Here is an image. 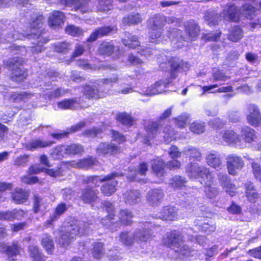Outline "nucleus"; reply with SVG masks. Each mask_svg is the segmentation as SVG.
Instances as JSON below:
<instances>
[{"label": "nucleus", "instance_id": "680f3d73", "mask_svg": "<svg viewBox=\"0 0 261 261\" xmlns=\"http://www.w3.org/2000/svg\"><path fill=\"white\" fill-rule=\"evenodd\" d=\"M252 172L255 178L261 181V166L260 165L255 162L251 163Z\"/></svg>", "mask_w": 261, "mask_h": 261}, {"label": "nucleus", "instance_id": "13d9d810", "mask_svg": "<svg viewBox=\"0 0 261 261\" xmlns=\"http://www.w3.org/2000/svg\"><path fill=\"white\" fill-rule=\"evenodd\" d=\"M190 128L192 132L199 134L204 131L205 125L203 122L195 121L191 124Z\"/></svg>", "mask_w": 261, "mask_h": 261}, {"label": "nucleus", "instance_id": "8fccbe9b", "mask_svg": "<svg viewBox=\"0 0 261 261\" xmlns=\"http://www.w3.org/2000/svg\"><path fill=\"white\" fill-rule=\"evenodd\" d=\"M117 120L123 124L131 126L135 120L126 113H119L116 117Z\"/></svg>", "mask_w": 261, "mask_h": 261}, {"label": "nucleus", "instance_id": "de8ad7c7", "mask_svg": "<svg viewBox=\"0 0 261 261\" xmlns=\"http://www.w3.org/2000/svg\"><path fill=\"white\" fill-rule=\"evenodd\" d=\"M223 138L226 142L228 143H234L241 142L239 135L236 133L233 130H227L223 136Z\"/></svg>", "mask_w": 261, "mask_h": 261}, {"label": "nucleus", "instance_id": "c85d7f7f", "mask_svg": "<svg viewBox=\"0 0 261 261\" xmlns=\"http://www.w3.org/2000/svg\"><path fill=\"white\" fill-rule=\"evenodd\" d=\"M13 201L17 204H20L25 202L28 198V193L23 189H16L12 194Z\"/></svg>", "mask_w": 261, "mask_h": 261}, {"label": "nucleus", "instance_id": "423d86ee", "mask_svg": "<svg viewBox=\"0 0 261 261\" xmlns=\"http://www.w3.org/2000/svg\"><path fill=\"white\" fill-rule=\"evenodd\" d=\"M23 62V59L18 57L11 59L6 62L5 65L12 70L11 74V77L12 80L16 82H21L27 77V74L26 72L18 67L22 65Z\"/></svg>", "mask_w": 261, "mask_h": 261}, {"label": "nucleus", "instance_id": "6e6552de", "mask_svg": "<svg viewBox=\"0 0 261 261\" xmlns=\"http://www.w3.org/2000/svg\"><path fill=\"white\" fill-rule=\"evenodd\" d=\"M102 208L105 209L108 214V215L107 216V219H102L101 223L104 225H106L108 227L110 228L111 229L113 230L114 227L113 225L114 224L115 218V207L114 205L108 201H103L102 202Z\"/></svg>", "mask_w": 261, "mask_h": 261}, {"label": "nucleus", "instance_id": "7ed1b4c3", "mask_svg": "<svg viewBox=\"0 0 261 261\" xmlns=\"http://www.w3.org/2000/svg\"><path fill=\"white\" fill-rule=\"evenodd\" d=\"M146 132L145 137L146 139L145 143L146 144H149V140L154 138L158 133L166 141H169L173 135L170 126L166 125L163 127L156 122H153L148 124L146 128Z\"/></svg>", "mask_w": 261, "mask_h": 261}, {"label": "nucleus", "instance_id": "774afa93", "mask_svg": "<svg viewBox=\"0 0 261 261\" xmlns=\"http://www.w3.org/2000/svg\"><path fill=\"white\" fill-rule=\"evenodd\" d=\"M189 119V116L184 114L175 119V123L179 127H184Z\"/></svg>", "mask_w": 261, "mask_h": 261}, {"label": "nucleus", "instance_id": "5701e85b", "mask_svg": "<svg viewBox=\"0 0 261 261\" xmlns=\"http://www.w3.org/2000/svg\"><path fill=\"white\" fill-rule=\"evenodd\" d=\"M54 142L53 141H45L40 139L33 140L32 142L25 144L24 148L29 150H34L38 148H43L51 145Z\"/></svg>", "mask_w": 261, "mask_h": 261}, {"label": "nucleus", "instance_id": "6e6d98bb", "mask_svg": "<svg viewBox=\"0 0 261 261\" xmlns=\"http://www.w3.org/2000/svg\"><path fill=\"white\" fill-rule=\"evenodd\" d=\"M165 164L162 161L155 160L152 165L153 172L158 176H163L164 173Z\"/></svg>", "mask_w": 261, "mask_h": 261}, {"label": "nucleus", "instance_id": "49530a36", "mask_svg": "<svg viewBox=\"0 0 261 261\" xmlns=\"http://www.w3.org/2000/svg\"><path fill=\"white\" fill-rule=\"evenodd\" d=\"M243 37V32L238 27H234L231 28L228 38L233 42L239 41Z\"/></svg>", "mask_w": 261, "mask_h": 261}, {"label": "nucleus", "instance_id": "473e14b6", "mask_svg": "<svg viewBox=\"0 0 261 261\" xmlns=\"http://www.w3.org/2000/svg\"><path fill=\"white\" fill-rule=\"evenodd\" d=\"M181 34L182 32L181 30L175 28H170L168 31H167L166 35L169 39L173 41H188V39H186V37L183 36Z\"/></svg>", "mask_w": 261, "mask_h": 261}, {"label": "nucleus", "instance_id": "9b49d317", "mask_svg": "<svg viewBox=\"0 0 261 261\" xmlns=\"http://www.w3.org/2000/svg\"><path fill=\"white\" fill-rule=\"evenodd\" d=\"M119 151V147L113 143H101L96 149V153L99 155H111Z\"/></svg>", "mask_w": 261, "mask_h": 261}, {"label": "nucleus", "instance_id": "3c124183", "mask_svg": "<svg viewBox=\"0 0 261 261\" xmlns=\"http://www.w3.org/2000/svg\"><path fill=\"white\" fill-rule=\"evenodd\" d=\"M42 244L48 253H51L54 249V244L51 236L46 234L42 239Z\"/></svg>", "mask_w": 261, "mask_h": 261}, {"label": "nucleus", "instance_id": "864d4df0", "mask_svg": "<svg viewBox=\"0 0 261 261\" xmlns=\"http://www.w3.org/2000/svg\"><path fill=\"white\" fill-rule=\"evenodd\" d=\"M185 178L180 176H174L169 180V184L174 189L181 188L186 182Z\"/></svg>", "mask_w": 261, "mask_h": 261}, {"label": "nucleus", "instance_id": "cd10ccee", "mask_svg": "<svg viewBox=\"0 0 261 261\" xmlns=\"http://www.w3.org/2000/svg\"><path fill=\"white\" fill-rule=\"evenodd\" d=\"M186 30L189 36L186 39L191 40L197 36L200 32L199 27L194 21H190L186 25Z\"/></svg>", "mask_w": 261, "mask_h": 261}, {"label": "nucleus", "instance_id": "f8f14e48", "mask_svg": "<svg viewBox=\"0 0 261 261\" xmlns=\"http://www.w3.org/2000/svg\"><path fill=\"white\" fill-rule=\"evenodd\" d=\"M25 36L23 34L19 33L13 28L2 32L0 30V42L7 41L11 42L17 39H22Z\"/></svg>", "mask_w": 261, "mask_h": 261}, {"label": "nucleus", "instance_id": "4c0bfd02", "mask_svg": "<svg viewBox=\"0 0 261 261\" xmlns=\"http://www.w3.org/2000/svg\"><path fill=\"white\" fill-rule=\"evenodd\" d=\"M119 240L125 246H130L133 244L135 240L134 234L128 231H123L120 233L119 236Z\"/></svg>", "mask_w": 261, "mask_h": 261}, {"label": "nucleus", "instance_id": "4468645a", "mask_svg": "<svg viewBox=\"0 0 261 261\" xmlns=\"http://www.w3.org/2000/svg\"><path fill=\"white\" fill-rule=\"evenodd\" d=\"M240 136L245 143H251L257 139V133L253 128L248 126L241 128Z\"/></svg>", "mask_w": 261, "mask_h": 261}, {"label": "nucleus", "instance_id": "2eb2a0df", "mask_svg": "<svg viewBox=\"0 0 261 261\" xmlns=\"http://www.w3.org/2000/svg\"><path fill=\"white\" fill-rule=\"evenodd\" d=\"M49 24L53 28H56L64 23L65 20L64 14L60 11H54L48 18Z\"/></svg>", "mask_w": 261, "mask_h": 261}, {"label": "nucleus", "instance_id": "09e8293b", "mask_svg": "<svg viewBox=\"0 0 261 261\" xmlns=\"http://www.w3.org/2000/svg\"><path fill=\"white\" fill-rule=\"evenodd\" d=\"M51 154L53 157L58 159L66 156L68 155L67 146L64 145L57 146Z\"/></svg>", "mask_w": 261, "mask_h": 261}, {"label": "nucleus", "instance_id": "39448f33", "mask_svg": "<svg viewBox=\"0 0 261 261\" xmlns=\"http://www.w3.org/2000/svg\"><path fill=\"white\" fill-rule=\"evenodd\" d=\"M123 176V174L121 173L112 172L102 177V180L104 183L101 186L100 190L103 194L109 196L114 193L117 190L116 187L118 184L116 178Z\"/></svg>", "mask_w": 261, "mask_h": 261}, {"label": "nucleus", "instance_id": "69168bd1", "mask_svg": "<svg viewBox=\"0 0 261 261\" xmlns=\"http://www.w3.org/2000/svg\"><path fill=\"white\" fill-rule=\"evenodd\" d=\"M204 192L207 197L210 199L215 197L219 193L217 188L209 186L208 185L205 187Z\"/></svg>", "mask_w": 261, "mask_h": 261}, {"label": "nucleus", "instance_id": "0e129e2a", "mask_svg": "<svg viewBox=\"0 0 261 261\" xmlns=\"http://www.w3.org/2000/svg\"><path fill=\"white\" fill-rule=\"evenodd\" d=\"M201 231L205 232L207 234L215 231L216 229V225L214 224L205 222L200 226Z\"/></svg>", "mask_w": 261, "mask_h": 261}, {"label": "nucleus", "instance_id": "58836bf2", "mask_svg": "<svg viewBox=\"0 0 261 261\" xmlns=\"http://www.w3.org/2000/svg\"><path fill=\"white\" fill-rule=\"evenodd\" d=\"M76 98L65 99L58 103V107L63 109H74L79 106Z\"/></svg>", "mask_w": 261, "mask_h": 261}, {"label": "nucleus", "instance_id": "c03bdc74", "mask_svg": "<svg viewBox=\"0 0 261 261\" xmlns=\"http://www.w3.org/2000/svg\"><path fill=\"white\" fill-rule=\"evenodd\" d=\"M34 96V93L29 92H24L20 94L14 93L11 96L10 99L14 102L26 101L31 99Z\"/></svg>", "mask_w": 261, "mask_h": 261}, {"label": "nucleus", "instance_id": "603ef678", "mask_svg": "<svg viewBox=\"0 0 261 261\" xmlns=\"http://www.w3.org/2000/svg\"><path fill=\"white\" fill-rule=\"evenodd\" d=\"M149 33V40L150 42L158 43L161 41L162 29H151Z\"/></svg>", "mask_w": 261, "mask_h": 261}, {"label": "nucleus", "instance_id": "a878e982", "mask_svg": "<svg viewBox=\"0 0 261 261\" xmlns=\"http://www.w3.org/2000/svg\"><path fill=\"white\" fill-rule=\"evenodd\" d=\"M206 161L210 166L215 169L220 168L222 164L220 156L216 152L208 153L206 156Z\"/></svg>", "mask_w": 261, "mask_h": 261}, {"label": "nucleus", "instance_id": "c9c22d12", "mask_svg": "<svg viewBox=\"0 0 261 261\" xmlns=\"http://www.w3.org/2000/svg\"><path fill=\"white\" fill-rule=\"evenodd\" d=\"M30 257L34 261H45L46 257L39 251L38 248L34 245H31L28 248Z\"/></svg>", "mask_w": 261, "mask_h": 261}, {"label": "nucleus", "instance_id": "ea45409f", "mask_svg": "<svg viewBox=\"0 0 261 261\" xmlns=\"http://www.w3.org/2000/svg\"><path fill=\"white\" fill-rule=\"evenodd\" d=\"M115 46L110 42H103L100 44L98 48L99 54L105 56H110L114 51Z\"/></svg>", "mask_w": 261, "mask_h": 261}, {"label": "nucleus", "instance_id": "b1692460", "mask_svg": "<svg viewBox=\"0 0 261 261\" xmlns=\"http://www.w3.org/2000/svg\"><path fill=\"white\" fill-rule=\"evenodd\" d=\"M66 210L67 206L65 203H61L59 204L56 207L54 214L50 216L49 219L44 223V225L46 226L50 225L54 221L57 220Z\"/></svg>", "mask_w": 261, "mask_h": 261}, {"label": "nucleus", "instance_id": "a18cd8bd", "mask_svg": "<svg viewBox=\"0 0 261 261\" xmlns=\"http://www.w3.org/2000/svg\"><path fill=\"white\" fill-rule=\"evenodd\" d=\"M142 19L140 15L136 13L125 16L122 20V23L125 25H130L140 23Z\"/></svg>", "mask_w": 261, "mask_h": 261}, {"label": "nucleus", "instance_id": "338daca9", "mask_svg": "<svg viewBox=\"0 0 261 261\" xmlns=\"http://www.w3.org/2000/svg\"><path fill=\"white\" fill-rule=\"evenodd\" d=\"M30 156L28 155H23L17 157L14 161V165L19 167L26 166L29 162Z\"/></svg>", "mask_w": 261, "mask_h": 261}, {"label": "nucleus", "instance_id": "412c9836", "mask_svg": "<svg viewBox=\"0 0 261 261\" xmlns=\"http://www.w3.org/2000/svg\"><path fill=\"white\" fill-rule=\"evenodd\" d=\"M168 84L164 82H156L153 85L149 87L144 93L146 95H153L163 92L167 85Z\"/></svg>", "mask_w": 261, "mask_h": 261}, {"label": "nucleus", "instance_id": "1a4fd4ad", "mask_svg": "<svg viewBox=\"0 0 261 261\" xmlns=\"http://www.w3.org/2000/svg\"><path fill=\"white\" fill-rule=\"evenodd\" d=\"M248 114L247 116L248 123L251 126L257 127L261 124V114L257 106L254 105H249Z\"/></svg>", "mask_w": 261, "mask_h": 261}, {"label": "nucleus", "instance_id": "f03ea898", "mask_svg": "<svg viewBox=\"0 0 261 261\" xmlns=\"http://www.w3.org/2000/svg\"><path fill=\"white\" fill-rule=\"evenodd\" d=\"M163 242L166 246L178 253L179 257L186 256L189 254V248L184 244L183 236L178 231L174 230L167 234L166 237L163 238Z\"/></svg>", "mask_w": 261, "mask_h": 261}, {"label": "nucleus", "instance_id": "2f4dec72", "mask_svg": "<svg viewBox=\"0 0 261 261\" xmlns=\"http://www.w3.org/2000/svg\"><path fill=\"white\" fill-rule=\"evenodd\" d=\"M225 12L226 19L234 22L239 20L240 12H239L237 7L234 5L229 6Z\"/></svg>", "mask_w": 261, "mask_h": 261}, {"label": "nucleus", "instance_id": "c756f323", "mask_svg": "<svg viewBox=\"0 0 261 261\" xmlns=\"http://www.w3.org/2000/svg\"><path fill=\"white\" fill-rule=\"evenodd\" d=\"M255 7L248 3L243 5L240 9V14L248 19H252L255 15Z\"/></svg>", "mask_w": 261, "mask_h": 261}, {"label": "nucleus", "instance_id": "052dcab7", "mask_svg": "<svg viewBox=\"0 0 261 261\" xmlns=\"http://www.w3.org/2000/svg\"><path fill=\"white\" fill-rule=\"evenodd\" d=\"M112 7L111 0H100L97 9L98 11L104 12L110 10Z\"/></svg>", "mask_w": 261, "mask_h": 261}, {"label": "nucleus", "instance_id": "ddd939ff", "mask_svg": "<svg viewBox=\"0 0 261 261\" xmlns=\"http://www.w3.org/2000/svg\"><path fill=\"white\" fill-rule=\"evenodd\" d=\"M151 229L144 228L138 229L134 233V239L137 242H146L151 240L154 236Z\"/></svg>", "mask_w": 261, "mask_h": 261}, {"label": "nucleus", "instance_id": "f257e3e1", "mask_svg": "<svg viewBox=\"0 0 261 261\" xmlns=\"http://www.w3.org/2000/svg\"><path fill=\"white\" fill-rule=\"evenodd\" d=\"M93 225L88 222L82 223L79 220H75L73 224L65 226L60 231V237L58 239L61 246L66 247L69 245L79 233L83 234L88 232L92 229Z\"/></svg>", "mask_w": 261, "mask_h": 261}, {"label": "nucleus", "instance_id": "e433bc0d", "mask_svg": "<svg viewBox=\"0 0 261 261\" xmlns=\"http://www.w3.org/2000/svg\"><path fill=\"white\" fill-rule=\"evenodd\" d=\"M89 0H69V2L75 5V10L80 11L82 13H84L91 11L88 6V2Z\"/></svg>", "mask_w": 261, "mask_h": 261}, {"label": "nucleus", "instance_id": "6ab92c4d", "mask_svg": "<svg viewBox=\"0 0 261 261\" xmlns=\"http://www.w3.org/2000/svg\"><path fill=\"white\" fill-rule=\"evenodd\" d=\"M3 251H5L10 261L14 260V257L18 255L20 251V246L17 243L14 242L10 246L2 245Z\"/></svg>", "mask_w": 261, "mask_h": 261}, {"label": "nucleus", "instance_id": "4d7b16f0", "mask_svg": "<svg viewBox=\"0 0 261 261\" xmlns=\"http://www.w3.org/2000/svg\"><path fill=\"white\" fill-rule=\"evenodd\" d=\"M68 155H74L80 154L84 151L83 146L78 144H71L69 145H66Z\"/></svg>", "mask_w": 261, "mask_h": 261}, {"label": "nucleus", "instance_id": "dca6fc26", "mask_svg": "<svg viewBox=\"0 0 261 261\" xmlns=\"http://www.w3.org/2000/svg\"><path fill=\"white\" fill-rule=\"evenodd\" d=\"M177 209L172 206H166L163 207L159 218L163 220L172 221L177 219Z\"/></svg>", "mask_w": 261, "mask_h": 261}, {"label": "nucleus", "instance_id": "5fc2aeb1", "mask_svg": "<svg viewBox=\"0 0 261 261\" xmlns=\"http://www.w3.org/2000/svg\"><path fill=\"white\" fill-rule=\"evenodd\" d=\"M184 153L187 155H189L192 158L199 160L201 157V153L199 149L193 147L187 146L184 149Z\"/></svg>", "mask_w": 261, "mask_h": 261}, {"label": "nucleus", "instance_id": "37998d69", "mask_svg": "<svg viewBox=\"0 0 261 261\" xmlns=\"http://www.w3.org/2000/svg\"><path fill=\"white\" fill-rule=\"evenodd\" d=\"M92 250V254L93 257L95 259L101 258L105 254V250L103 248V244L102 243L96 242L93 245Z\"/></svg>", "mask_w": 261, "mask_h": 261}, {"label": "nucleus", "instance_id": "7c9ffc66", "mask_svg": "<svg viewBox=\"0 0 261 261\" xmlns=\"http://www.w3.org/2000/svg\"><path fill=\"white\" fill-rule=\"evenodd\" d=\"M126 35H127L126 36L127 38H124L122 40V43L124 45L131 48H135L140 45V42L136 36L133 35L129 33H126Z\"/></svg>", "mask_w": 261, "mask_h": 261}, {"label": "nucleus", "instance_id": "20e7f679", "mask_svg": "<svg viewBox=\"0 0 261 261\" xmlns=\"http://www.w3.org/2000/svg\"><path fill=\"white\" fill-rule=\"evenodd\" d=\"M186 172L188 176L191 178H201L206 182L213 181V177L212 172L208 169L199 166L197 164H189L186 166Z\"/></svg>", "mask_w": 261, "mask_h": 261}, {"label": "nucleus", "instance_id": "4be33fe9", "mask_svg": "<svg viewBox=\"0 0 261 261\" xmlns=\"http://www.w3.org/2000/svg\"><path fill=\"white\" fill-rule=\"evenodd\" d=\"M97 160L93 158L89 157L88 158L83 159L79 160L77 162H73L72 164V166L75 168L80 169H88L94 165H97Z\"/></svg>", "mask_w": 261, "mask_h": 261}, {"label": "nucleus", "instance_id": "aec40b11", "mask_svg": "<svg viewBox=\"0 0 261 261\" xmlns=\"http://www.w3.org/2000/svg\"><path fill=\"white\" fill-rule=\"evenodd\" d=\"M133 217V215L132 213L128 210H121L118 216L119 222L118 223L117 222H116L115 223H114L113 225L114 229L119 227L120 224L123 225L130 224L132 222V218Z\"/></svg>", "mask_w": 261, "mask_h": 261}, {"label": "nucleus", "instance_id": "a211bd4d", "mask_svg": "<svg viewBox=\"0 0 261 261\" xmlns=\"http://www.w3.org/2000/svg\"><path fill=\"white\" fill-rule=\"evenodd\" d=\"M125 202L129 205L138 203L141 199V194L139 191L135 190H127L124 194Z\"/></svg>", "mask_w": 261, "mask_h": 261}, {"label": "nucleus", "instance_id": "bb28decb", "mask_svg": "<svg viewBox=\"0 0 261 261\" xmlns=\"http://www.w3.org/2000/svg\"><path fill=\"white\" fill-rule=\"evenodd\" d=\"M112 30L113 28L110 27L98 28L91 34L87 39V41L92 42L95 41L98 38L108 35Z\"/></svg>", "mask_w": 261, "mask_h": 261}, {"label": "nucleus", "instance_id": "bf43d9fd", "mask_svg": "<svg viewBox=\"0 0 261 261\" xmlns=\"http://www.w3.org/2000/svg\"><path fill=\"white\" fill-rule=\"evenodd\" d=\"M65 32L71 36H80L83 34V31L74 25H69L65 29Z\"/></svg>", "mask_w": 261, "mask_h": 261}, {"label": "nucleus", "instance_id": "79ce46f5", "mask_svg": "<svg viewBox=\"0 0 261 261\" xmlns=\"http://www.w3.org/2000/svg\"><path fill=\"white\" fill-rule=\"evenodd\" d=\"M181 63H182V60L179 58H173L170 61V67H171V77L172 79H175L176 77V73L177 72L181 71Z\"/></svg>", "mask_w": 261, "mask_h": 261}, {"label": "nucleus", "instance_id": "72a5a7b5", "mask_svg": "<svg viewBox=\"0 0 261 261\" xmlns=\"http://www.w3.org/2000/svg\"><path fill=\"white\" fill-rule=\"evenodd\" d=\"M166 17L160 15H156L149 19L151 29H162L164 22L166 21Z\"/></svg>", "mask_w": 261, "mask_h": 261}, {"label": "nucleus", "instance_id": "393cba45", "mask_svg": "<svg viewBox=\"0 0 261 261\" xmlns=\"http://www.w3.org/2000/svg\"><path fill=\"white\" fill-rule=\"evenodd\" d=\"M84 95L89 99L90 98H99L106 96V93L99 92L97 88L87 85L84 88Z\"/></svg>", "mask_w": 261, "mask_h": 261}, {"label": "nucleus", "instance_id": "9d476101", "mask_svg": "<svg viewBox=\"0 0 261 261\" xmlns=\"http://www.w3.org/2000/svg\"><path fill=\"white\" fill-rule=\"evenodd\" d=\"M164 197V193L162 189L156 188L149 191L146 195V199L149 204L152 206L160 204Z\"/></svg>", "mask_w": 261, "mask_h": 261}, {"label": "nucleus", "instance_id": "a19ab883", "mask_svg": "<svg viewBox=\"0 0 261 261\" xmlns=\"http://www.w3.org/2000/svg\"><path fill=\"white\" fill-rule=\"evenodd\" d=\"M205 19L208 25L212 26L218 23L220 20V17L215 11H208L205 13Z\"/></svg>", "mask_w": 261, "mask_h": 261}, {"label": "nucleus", "instance_id": "f704fd0d", "mask_svg": "<svg viewBox=\"0 0 261 261\" xmlns=\"http://www.w3.org/2000/svg\"><path fill=\"white\" fill-rule=\"evenodd\" d=\"M211 74L212 79L214 82H225L230 77L222 70L217 68L212 69Z\"/></svg>", "mask_w": 261, "mask_h": 261}, {"label": "nucleus", "instance_id": "e2e57ef3", "mask_svg": "<svg viewBox=\"0 0 261 261\" xmlns=\"http://www.w3.org/2000/svg\"><path fill=\"white\" fill-rule=\"evenodd\" d=\"M71 48V45L66 42H60L56 44L55 46V49L59 53H65L68 51Z\"/></svg>", "mask_w": 261, "mask_h": 261}, {"label": "nucleus", "instance_id": "0eeeda50", "mask_svg": "<svg viewBox=\"0 0 261 261\" xmlns=\"http://www.w3.org/2000/svg\"><path fill=\"white\" fill-rule=\"evenodd\" d=\"M227 167L230 174L235 175L237 171L242 169L244 164L242 159L236 154H230L226 158Z\"/></svg>", "mask_w": 261, "mask_h": 261}, {"label": "nucleus", "instance_id": "f3484780", "mask_svg": "<svg viewBox=\"0 0 261 261\" xmlns=\"http://www.w3.org/2000/svg\"><path fill=\"white\" fill-rule=\"evenodd\" d=\"M81 198L84 203H92L98 199L97 190L88 187L83 190Z\"/></svg>", "mask_w": 261, "mask_h": 261}]
</instances>
